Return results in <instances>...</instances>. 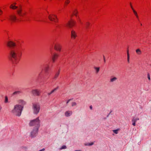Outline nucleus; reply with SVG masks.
<instances>
[{
    "label": "nucleus",
    "instance_id": "obj_1",
    "mask_svg": "<svg viewBox=\"0 0 151 151\" xmlns=\"http://www.w3.org/2000/svg\"><path fill=\"white\" fill-rule=\"evenodd\" d=\"M22 52L17 49H12L9 52L10 59L14 63H17L22 55Z\"/></svg>",
    "mask_w": 151,
    "mask_h": 151
},
{
    "label": "nucleus",
    "instance_id": "obj_2",
    "mask_svg": "<svg viewBox=\"0 0 151 151\" xmlns=\"http://www.w3.org/2000/svg\"><path fill=\"white\" fill-rule=\"evenodd\" d=\"M23 110V106L19 104H17L14 106L11 111V113L14 115L19 116H21Z\"/></svg>",
    "mask_w": 151,
    "mask_h": 151
},
{
    "label": "nucleus",
    "instance_id": "obj_3",
    "mask_svg": "<svg viewBox=\"0 0 151 151\" xmlns=\"http://www.w3.org/2000/svg\"><path fill=\"white\" fill-rule=\"evenodd\" d=\"M40 120L39 119V117L36 119L30 121L29 125L30 126H35L36 127L33 130L34 132H36L38 131V128L40 126Z\"/></svg>",
    "mask_w": 151,
    "mask_h": 151
},
{
    "label": "nucleus",
    "instance_id": "obj_4",
    "mask_svg": "<svg viewBox=\"0 0 151 151\" xmlns=\"http://www.w3.org/2000/svg\"><path fill=\"white\" fill-rule=\"evenodd\" d=\"M49 69V66L48 65H44L43 68H42L40 71L39 73V77L41 78L42 77L43 71L44 70L46 73L47 72Z\"/></svg>",
    "mask_w": 151,
    "mask_h": 151
},
{
    "label": "nucleus",
    "instance_id": "obj_5",
    "mask_svg": "<svg viewBox=\"0 0 151 151\" xmlns=\"http://www.w3.org/2000/svg\"><path fill=\"white\" fill-rule=\"evenodd\" d=\"M40 106L38 104H33L32 109L34 114H37L39 112L40 109Z\"/></svg>",
    "mask_w": 151,
    "mask_h": 151
},
{
    "label": "nucleus",
    "instance_id": "obj_6",
    "mask_svg": "<svg viewBox=\"0 0 151 151\" xmlns=\"http://www.w3.org/2000/svg\"><path fill=\"white\" fill-rule=\"evenodd\" d=\"M48 18L51 21H54L55 22L58 21V19L57 16L54 14H50L48 16Z\"/></svg>",
    "mask_w": 151,
    "mask_h": 151
},
{
    "label": "nucleus",
    "instance_id": "obj_7",
    "mask_svg": "<svg viewBox=\"0 0 151 151\" xmlns=\"http://www.w3.org/2000/svg\"><path fill=\"white\" fill-rule=\"evenodd\" d=\"M32 93L35 96H39L40 93V90L37 89H34L31 91Z\"/></svg>",
    "mask_w": 151,
    "mask_h": 151
},
{
    "label": "nucleus",
    "instance_id": "obj_8",
    "mask_svg": "<svg viewBox=\"0 0 151 151\" xmlns=\"http://www.w3.org/2000/svg\"><path fill=\"white\" fill-rule=\"evenodd\" d=\"M75 22L74 21H69L67 24L66 26L69 28L71 27L74 26Z\"/></svg>",
    "mask_w": 151,
    "mask_h": 151
},
{
    "label": "nucleus",
    "instance_id": "obj_9",
    "mask_svg": "<svg viewBox=\"0 0 151 151\" xmlns=\"http://www.w3.org/2000/svg\"><path fill=\"white\" fill-rule=\"evenodd\" d=\"M16 45L15 43L11 41H9L7 43V46L10 47H13L15 46Z\"/></svg>",
    "mask_w": 151,
    "mask_h": 151
},
{
    "label": "nucleus",
    "instance_id": "obj_10",
    "mask_svg": "<svg viewBox=\"0 0 151 151\" xmlns=\"http://www.w3.org/2000/svg\"><path fill=\"white\" fill-rule=\"evenodd\" d=\"M73 114L72 111L68 110L66 111L64 113L66 117H69L71 116Z\"/></svg>",
    "mask_w": 151,
    "mask_h": 151
},
{
    "label": "nucleus",
    "instance_id": "obj_11",
    "mask_svg": "<svg viewBox=\"0 0 151 151\" xmlns=\"http://www.w3.org/2000/svg\"><path fill=\"white\" fill-rule=\"evenodd\" d=\"M9 19L13 22H14L16 20H17V19L15 15H12L10 16Z\"/></svg>",
    "mask_w": 151,
    "mask_h": 151
},
{
    "label": "nucleus",
    "instance_id": "obj_12",
    "mask_svg": "<svg viewBox=\"0 0 151 151\" xmlns=\"http://www.w3.org/2000/svg\"><path fill=\"white\" fill-rule=\"evenodd\" d=\"M54 48L55 50L60 51L61 50V46L59 44H56L54 45Z\"/></svg>",
    "mask_w": 151,
    "mask_h": 151
},
{
    "label": "nucleus",
    "instance_id": "obj_13",
    "mask_svg": "<svg viewBox=\"0 0 151 151\" xmlns=\"http://www.w3.org/2000/svg\"><path fill=\"white\" fill-rule=\"evenodd\" d=\"M71 37L72 38L75 39L76 37V33L73 29H71Z\"/></svg>",
    "mask_w": 151,
    "mask_h": 151
},
{
    "label": "nucleus",
    "instance_id": "obj_14",
    "mask_svg": "<svg viewBox=\"0 0 151 151\" xmlns=\"http://www.w3.org/2000/svg\"><path fill=\"white\" fill-rule=\"evenodd\" d=\"M18 102L19 105H20L22 106H23L25 104V102L22 99H20L18 100Z\"/></svg>",
    "mask_w": 151,
    "mask_h": 151
},
{
    "label": "nucleus",
    "instance_id": "obj_15",
    "mask_svg": "<svg viewBox=\"0 0 151 151\" xmlns=\"http://www.w3.org/2000/svg\"><path fill=\"white\" fill-rule=\"evenodd\" d=\"M58 57V55L56 54H54L52 56V60L53 62H55V60Z\"/></svg>",
    "mask_w": 151,
    "mask_h": 151
},
{
    "label": "nucleus",
    "instance_id": "obj_16",
    "mask_svg": "<svg viewBox=\"0 0 151 151\" xmlns=\"http://www.w3.org/2000/svg\"><path fill=\"white\" fill-rule=\"evenodd\" d=\"M17 12L19 15L20 16H22L24 14V13L22 12L20 8L17 9Z\"/></svg>",
    "mask_w": 151,
    "mask_h": 151
},
{
    "label": "nucleus",
    "instance_id": "obj_17",
    "mask_svg": "<svg viewBox=\"0 0 151 151\" xmlns=\"http://www.w3.org/2000/svg\"><path fill=\"white\" fill-rule=\"evenodd\" d=\"M139 120V118H133L132 120V125L134 126H135V122Z\"/></svg>",
    "mask_w": 151,
    "mask_h": 151
},
{
    "label": "nucleus",
    "instance_id": "obj_18",
    "mask_svg": "<svg viewBox=\"0 0 151 151\" xmlns=\"http://www.w3.org/2000/svg\"><path fill=\"white\" fill-rule=\"evenodd\" d=\"M21 93H22V92L21 91H16L14 92H13V93L12 95L13 96L16 95H17Z\"/></svg>",
    "mask_w": 151,
    "mask_h": 151
},
{
    "label": "nucleus",
    "instance_id": "obj_19",
    "mask_svg": "<svg viewBox=\"0 0 151 151\" xmlns=\"http://www.w3.org/2000/svg\"><path fill=\"white\" fill-rule=\"evenodd\" d=\"M37 135V133H30V137L31 138L35 137Z\"/></svg>",
    "mask_w": 151,
    "mask_h": 151
},
{
    "label": "nucleus",
    "instance_id": "obj_20",
    "mask_svg": "<svg viewBox=\"0 0 151 151\" xmlns=\"http://www.w3.org/2000/svg\"><path fill=\"white\" fill-rule=\"evenodd\" d=\"M94 142H92L90 143H86L84 144V145L86 146H91L94 144Z\"/></svg>",
    "mask_w": 151,
    "mask_h": 151
},
{
    "label": "nucleus",
    "instance_id": "obj_21",
    "mask_svg": "<svg viewBox=\"0 0 151 151\" xmlns=\"http://www.w3.org/2000/svg\"><path fill=\"white\" fill-rule=\"evenodd\" d=\"M60 70H59L56 73L54 77V79H56L58 77V76H59V74H60Z\"/></svg>",
    "mask_w": 151,
    "mask_h": 151
},
{
    "label": "nucleus",
    "instance_id": "obj_22",
    "mask_svg": "<svg viewBox=\"0 0 151 151\" xmlns=\"http://www.w3.org/2000/svg\"><path fill=\"white\" fill-rule=\"evenodd\" d=\"M117 80V78L116 77H114L110 79V82H113L116 81Z\"/></svg>",
    "mask_w": 151,
    "mask_h": 151
},
{
    "label": "nucleus",
    "instance_id": "obj_23",
    "mask_svg": "<svg viewBox=\"0 0 151 151\" xmlns=\"http://www.w3.org/2000/svg\"><path fill=\"white\" fill-rule=\"evenodd\" d=\"M127 62H128V63H129V58H130V57H129V50H127Z\"/></svg>",
    "mask_w": 151,
    "mask_h": 151
},
{
    "label": "nucleus",
    "instance_id": "obj_24",
    "mask_svg": "<svg viewBox=\"0 0 151 151\" xmlns=\"http://www.w3.org/2000/svg\"><path fill=\"white\" fill-rule=\"evenodd\" d=\"M136 52L138 55H140L142 53L141 50L139 49H137L136 50Z\"/></svg>",
    "mask_w": 151,
    "mask_h": 151
},
{
    "label": "nucleus",
    "instance_id": "obj_25",
    "mask_svg": "<svg viewBox=\"0 0 151 151\" xmlns=\"http://www.w3.org/2000/svg\"><path fill=\"white\" fill-rule=\"evenodd\" d=\"M10 8H12L14 9H16L17 8V7L15 6H14L13 4L11 5L10 6Z\"/></svg>",
    "mask_w": 151,
    "mask_h": 151
},
{
    "label": "nucleus",
    "instance_id": "obj_26",
    "mask_svg": "<svg viewBox=\"0 0 151 151\" xmlns=\"http://www.w3.org/2000/svg\"><path fill=\"white\" fill-rule=\"evenodd\" d=\"M94 68L96 70V73H97L99 72L100 69V68L99 67H94Z\"/></svg>",
    "mask_w": 151,
    "mask_h": 151
},
{
    "label": "nucleus",
    "instance_id": "obj_27",
    "mask_svg": "<svg viewBox=\"0 0 151 151\" xmlns=\"http://www.w3.org/2000/svg\"><path fill=\"white\" fill-rule=\"evenodd\" d=\"M133 12L134 14H135V16L137 18H138V16L137 13L136 12L134 9H133Z\"/></svg>",
    "mask_w": 151,
    "mask_h": 151
},
{
    "label": "nucleus",
    "instance_id": "obj_28",
    "mask_svg": "<svg viewBox=\"0 0 151 151\" xmlns=\"http://www.w3.org/2000/svg\"><path fill=\"white\" fill-rule=\"evenodd\" d=\"M90 24L89 22H87L86 24V29H88Z\"/></svg>",
    "mask_w": 151,
    "mask_h": 151
},
{
    "label": "nucleus",
    "instance_id": "obj_29",
    "mask_svg": "<svg viewBox=\"0 0 151 151\" xmlns=\"http://www.w3.org/2000/svg\"><path fill=\"white\" fill-rule=\"evenodd\" d=\"M58 87L55 88L54 89H53V90H52L51 91V92H52V93H53L54 92H55L57 90H58Z\"/></svg>",
    "mask_w": 151,
    "mask_h": 151
},
{
    "label": "nucleus",
    "instance_id": "obj_30",
    "mask_svg": "<svg viewBox=\"0 0 151 151\" xmlns=\"http://www.w3.org/2000/svg\"><path fill=\"white\" fill-rule=\"evenodd\" d=\"M67 148L66 146L65 145H63L60 148V150H61L63 149H65Z\"/></svg>",
    "mask_w": 151,
    "mask_h": 151
},
{
    "label": "nucleus",
    "instance_id": "obj_31",
    "mask_svg": "<svg viewBox=\"0 0 151 151\" xmlns=\"http://www.w3.org/2000/svg\"><path fill=\"white\" fill-rule=\"evenodd\" d=\"M4 102L5 103H6L8 102V99L7 96H5V99Z\"/></svg>",
    "mask_w": 151,
    "mask_h": 151
},
{
    "label": "nucleus",
    "instance_id": "obj_32",
    "mask_svg": "<svg viewBox=\"0 0 151 151\" xmlns=\"http://www.w3.org/2000/svg\"><path fill=\"white\" fill-rule=\"evenodd\" d=\"M70 2V1L69 0H66V1H65V5H67V4H69Z\"/></svg>",
    "mask_w": 151,
    "mask_h": 151
},
{
    "label": "nucleus",
    "instance_id": "obj_33",
    "mask_svg": "<svg viewBox=\"0 0 151 151\" xmlns=\"http://www.w3.org/2000/svg\"><path fill=\"white\" fill-rule=\"evenodd\" d=\"M77 104L76 103V102H73L72 103V106H76Z\"/></svg>",
    "mask_w": 151,
    "mask_h": 151
},
{
    "label": "nucleus",
    "instance_id": "obj_34",
    "mask_svg": "<svg viewBox=\"0 0 151 151\" xmlns=\"http://www.w3.org/2000/svg\"><path fill=\"white\" fill-rule=\"evenodd\" d=\"M120 131V129H116L114 130H113V132H117L118 131Z\"/></svg>",
    "mask_w": 151,
    "mask_h": 151
},
{
    "label": "nucleus",
    "instance_id": "obj_35",
    "mask_svg": "<svg viewBox=\"0 0 151 151\" xmlns=\"http://www.w3.org/2000/svg\"><path fill=\"white\" fill-rule=\"evenodd\" d=\"M77 13H78L77 12L76 10L75 11L73 12V13L74 15H75V16H76V17H77Z\"/></svg>",
    "mask_w": 151,
    "mask_h": 151
},
{
    "label": "nucleus",
    "instance_id": "obj_36",
    "mask_svg": "<svg viewBox=\"0 0 151 151\" xmlns=\"http://www.w3.org/2000/svg\"><path fill=\"white\" fill-rule=\"evenodd\" d=\"M147 78L149 80H150V75L149 74H147Z\"/></svg>",
    "mask_w": 151,
    "mask_h": 151
},
{
    "label": "nucleus",
    "instance_id": "obj_37",
    "mask_svg": "<svg viewBox=\"0 0 151 151\" xmlns=\"http://www.w3.org/2000/svg\"><path fill=\"white\" fill-rule=\"evenodd\" d=\"M52 93L51 91L50 92L48 93L47 95L48 96H49L51 94H52Z\"/></svg>",
    "mask_w": 151,
    "mask_h": 151
},
{
    "label": "nucleus",
    "instance_id": "obj_38",
    "mask_svg": "<svg viewBox=\"0 0 151 151\" xmlns=\"http://www.w3.org/2000/svg\"><path fill=\"white\" fill-rule=\"evenodd\" d=\"M103 58H104V63H105V62H106V60H105V57L104 55H103Z\"/></svg>",
    "mask_w": 151,
    "mask_h": 151
},
{
    "label": "nucleus",
    "instance_id": "obj_39",
    "mask_svg": "<svg viewBox=\"0 0 151 151\" xmlns=\"http://www.w3.org/2000/svg\"><path fill=\"white\" fill-rule=\"evenodd\" d=\"M45 150V148H43L41 150H39L38 151H44Z\"/></svg>",
    "mask_w": 151,
    "mask_h": 151
},
{
    "label": "nucleus",
    "instance_id": "obj_40",
    "mask_svg": "<svg viewBox=\"0 0 151 151\" xmlns=\"http://www.w3.org/2000/svg\"><path fill=\"white\" fill-rule=\"evenodd\" d=\"M118 133H113L112 135L113 136H115V134H116Z\"/></svg>",
    "mask_w": 151,
    "mask_h": 151
},
{
    "label": "nucleus",
    "instance_id": "obj_41",
    "mask_svg": "<svg viewBox=\"0 0 151 151\" xmlns=\"http://www.w3.org/2000/svg\"><path fill=\"white\" fill-rule=\"evenodd\" d=\"M70 99L68 100V101L67 102V104H68L69 102L70 101Z\"/></svg>",
    "mask_w": 151,
    "mask_h": 151
},
{
    "label": "nucleus",
    "instance_id": "obj_42",
    "mask_svg": "<svg viewBox=\"0 0 151 151\" xmlns=\"http://www.w3.org/2000/svg\"><path fill=\"white\" fill-rule=\"evenodd\" d=\"M90 109H92V106H90Z\"/></svg>",
    "mask_w": 151,
    "mask_h": 151
},
{
    "label": "nucleus",
    "instance_id": "obj_43",
    "mask_svg": "<svg viewBox=\"0 0 151 151\" xmlns=\"http://www.w3.org/2000/svg\"><path fill=\"white\" fill-rule=\"evenodd\" d=\"M112 112V111H111L110 112V113H109V114L108 115V116L111 113V112Z\"/></svg>",
    "mask_w": 151,
    "mask_h": 151
},
{
    "label": "nucleus",
    "instance_id": "obj_44",
    "mask_svg": "<svg viewBox=\"0 0 151 151\" xmlns=\"http://www.w3.org/2000/svg\"><path fill=\"white\" fill-rule=\"evenodd\" d=\"M131 8L132 9V10L133 11V9H134L133 8V7L132 6V5H131Z\"/></svg>",
    "mask_w": 151,
    "mask_h": 151
},
{
    "label": "nucleus",
    "instance_id": "obj_45",
    "mask_svg": "<svg viewBox=\"0 0 151 151\" xmlns=\"http://www.w3.org/2000/svg\"><path fill=\"white\" fill-rule=\"evenodd\" d=\"M79 22L81 23V24H82V23L81 22V20L80 19H79Z\"/></svg>",
    "mask_w": 151,
    "mask_h": 151
},
{
    "label": "nucleus",
    "instance_id": "obj_46",
    "mask_svg": "<svg viewBox=\"0 0 151 151\" xmlns=\"http://www.w3.org/2000/svg\"><path fill=\"white\" fill-rule=\"evenodd\" d=\"M0 13H2V12L1 10L0 9Z\"/></svg>",
    "mask_w": 151,
    "mask_h": 151
},
{
    "label": "nucleus",
    "instance_id": "obj_47",
    "mask_svg": "<svg viewBox=\"0 0 151 151\" xmlns=\"http://www.w3.org/2000/svg\"><path fill=\"white\" fill-rule=\"evenodd\" d=\"M75 151H81V150H75Z\"/></svg>",
    "mask_w": 151,
    "mask_h": 151
},
{
    "label": "nucleus",
    "instance_id": "obj_48",
    "mask_svg": "<svg viewBox=\"0 0 151 151\" xmlns=\"http://www.w3.org/2000/svg\"><path fill=\"white\" fill-rule=\"evenodd\" d=\"M130 5L131 6V5H131V3H130Z\"/></svg>",
    "mask_w": 151,
    "mask_h": 151
},
{
    "label": "nucleus",
    "instance_id": "obj_49",
    "mask_svg": "<svg viewBox=\"0 0 151 151\" xmlns=\"http://www.w3.org/2000/svg\"><path fill=\"white\" fill-rule=\"evenodd\" d=\"M14 4H16V3H14Z\"/></svg>",
    "mask_w": 151,
    "mask_h": 151
}]
</instances>
